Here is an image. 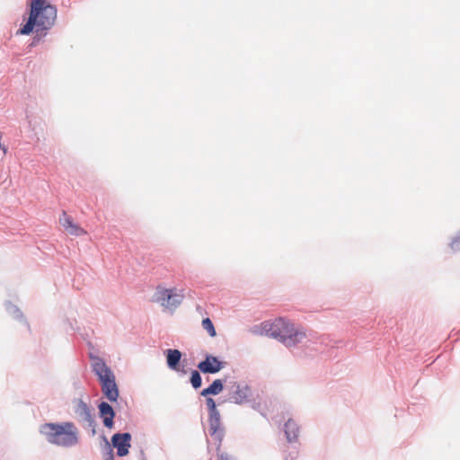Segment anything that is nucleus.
I'll return each instance as SVG.
<instances>
[{"instance_id":"f257e3e1","label":"nucleus","mask_w":460,"mask_h":460,"mask_svg":"<svg viewBox=\"0 0 460 460\" xmlns=\"http://www.w3.org/2000/svg\"><path fill=\"white\" fill-rule=\"evenodd\" d=\"M56 19L57 8L49 0H31L29 18L18 33L29 35L34 30L37 32L48 31L55 24Z\"/></svg>"},{"instance_id":"f03ea898","label":"nucleus","mask_w":460,"mask_h":460,"mask_svg":"<svg viewBox=\"0 0 460 460\" xmlns=\"http://www.w3.org/2000/svg\"><path fill=\"white\" fill-rule=\"evenodd\" d=\"M259 333L276 339L287 347H294L305 338L304 331L281 318L262 323L260 325Z\"/></svg>"},{"instance_id":"7ed1b4c3","label":"nucleus","mask_w":460,"mask_h":460,"mask_svg":"<svg viewBox=\"0 0 460 460\" xmlns=\"http://www.w3.org/2000/svg\"><path fill=\"white\" fill-rule=\"evenodd\" d=\"M40 431L49 443L59 447H73L78 442V430L72 422L45 423Z\"/></svg>"},{"instance_id":"20e7f679","label":"nucleus","mask_w":460,"mask_h":460,"mask_svg":"<svg viewBox=\"0 0 460 460\" xmlns=\"http://www.w3.org/2000/svg\"><path fill=\"white\" fill-rule=\"evenodd\" d=\"M92 368L101 383L102 391L106 398L115 402L119 397V389L115 376L106 363L99 357H92Z\"/></svg>"},{"instance_id":"39448f33","label":"nucleus","mask_w":460,"mask_h":460,"mask_svg":"<svg viewBox=\"0 0 460 460\" xmlns=\"http://www.w3.org/2000/svg\"><path fill=\"white\" fill-rule=\"evenodd\" d=\"M183 296L178 294L175 288L168 289L158 288L156 291V301L166 308H176L182 301Z\"/></svg>"},{"instance_id":"423d86ee","label":"nucleus","mask_w":460,"mask_h":460,"mask_svg":"<svg viewBox=\"0 0 460 460\" xmlns=\"http://www.w3.org/2000/svg\"><path fill=\"white\" fill-rule=\"evenodd\" d=\"M130 438L131 436L129 433H118L112 436L111 441L113 447L117 448V454L119 456H125L128 454V449L130 447Z\"/></svg>"},{"instance_id":"0eeeda50","label":"nucleus","mask_w":460,"mask_h":460,"mask_svg":"<svg viewBox=\"0 0 460 460\" xmlns=\"http://www.w3.org/2000/svg\"><path fill=\"white\" fill-rule=\"evenodd\" d=\"M216 406L217 404H209V430L212 436H217V438L221 440L220 414Z\"/></svg>"},{"instance_id":"6e6552de","label":"nucleus","mask_w":460,"mask_h":460,"mask_svg":"<svg viewBox=\"0 0 460 460\" xmlns=\"http://www.w3.org/2000/svg\"><path fill=\"white\" fill-rule=\"evenodd\" d=\"M224 363L218 360L217 357L214 356H207L206 359L199 362L198 365V368L202 373H217L223 368Z\"/></svg>"},{"instance_id":"1a4fd4ad","label":"nucleus","mask_w":460,"mask_h":460,"mask_svg":"<svg viewBox=\"0 0 460 460\" xmlns=\"http://www.w3.org/2000/svg\"><path fill=\"white\" fill-rule=\"evenodd\" d=\"M60 225L64 227L66 232L71 235L80 236L86 234V231L73 222V219L63 212L62 217L59 218Z\"/></svg>"},{"instance_id":"9d476101","label":"nucleus","mask_w":460,"mask_h":460,"mask_svg":"<svg viewBox=\"0 0 460 460\" xmlns=\"http://www.w3.org/2000/svg\"><path fill=\"white\" fill-rule=\"evenodd\" d=\"M99 408L100 415L103 420L104 426L110 429L112 428L115 413L111 404H99Z\"/></svg>"},{"instance_id":"9b49d317","label":"nucleus","mask_w":460,"mask_h":460,"mask_svg":"<svg viewBox=\"0 0 460 460\" xmlns=\"http://www.w3.org/2000/svg\"><path fill=\"white\" fill-rule=\"evenodd\" d=\"M165 353L168 367L171 369H178V366L181 358V351L178 349H167Z\"/></svg>"},{"instance_id":"f8f14e48","label":"nucleus","mask_w":460,"mask_h":460,"mask_svg":"<svg viewBox=\"0 0 460 460\" xmlns=\"http://www.w3.org/2000/svg\"><path fill=\"white\" fill-rule=\"evenodd\" d=\"M285 433L289 442L296 441L298 437V427L295 421L289 420L285 424Z\"/></svg>"},{"instance_id":"ddd939ff","label":"nucleus","mask_w":460,"mask_h":460,"mask_svg":"<svg viewBox=\"0 0 460 460\" xmlns=\"http://www.w3.org/2000/svg\"><path fill=\"white\" fill-rule=\"evenodd\" d=\"M223 390V384L221 380H215L208 388L204 389L201 393L202 395L217 394Z\"/></svg>"},{"instance_id":"4468645a","label":"nucleus","mask_w":460,"mask_h":460,"mask_svg":"<svg viewBox=\"0 0 460 460\" xmlns=\"http://www.w3.org/2000/svg\"><path fill=\"white\" fill-rule=\"evenodd\" d=\"M202 327L208 332L209 336L215 337L217 335L214 324L209 318H205L202 320Z\"/></svg>"},{"instance_id":"2eb2a0df","label":"nucleus","mask_w":460,"mask_h":460,"mask_svg":"<svg viewBox=\"0 0 460 460\" xmlns=\"http://www.w3.org/2000/svg\"><path fill=\"white\" fill-rule=\"evenodd\" d=\"M190 382L192 386L196 389L201 386V376L198 371L191 373Z\"/></svg>"},{"instance_id":"dca6fc26","label":"nucleus","mask_w":460,"mask_h":460,"mask_svg":"<svg viewBox=\"0 0 460 460\" xmlns=\"http://www.w3.org/2000/svg\"><path fill=\"white\" fill-rule=\"evenodd\" d=\"M451 248L453 251H460V235L456 237L451 243Z\"/></svg>"},{"instance_id":"f3484780","label":"nucleus","mask_w":460,"mask_h":460,"mask_svg":"<svg viewBox=\"0 0 460 460\" xmlns=\"http://www.w3.org/2000/svg\"><path fill=\"white\" fill-rule=\"evenodd\" d=\"M208 402H214L212 399H208Z\"/></svg>"},{"instance_id":"a211bd4d","label":"nucleus","mask_w":460,"mask_h":460,"mask_svg":"<svg viewBox=\"0 0 460 460\" xmlns=\"http://www.w3.org/2000/svg\"><path fill=\"white\" fill-rule=\"evenodd\" d=\"M221 460H227L226 457L221 456Z\"/></svg>"}]
</instances>
